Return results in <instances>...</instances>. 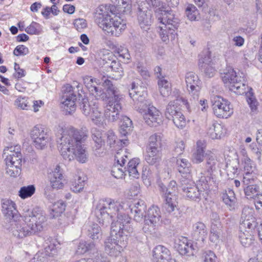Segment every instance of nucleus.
<instances>
[{
	"mask_svg": "<svg viewBox=\"0 0 262 262\" xmlns=\"http://www.w3.org/2000/svg\"><path fill=\"white\" fill-rule=\"evenodd\" d=\"M121 5H100L96 10L95 21L108 35L119 36L126 27V21L117 14L125 13L126 1Z\"/></svg>",
	"mask_w": 262,
	"mask_h": 262,
	"instance_id": "nucleus-3",
	"label": "nucleus"
},
{
	"mask_svg": "<svg viewBox=\"0 0 262 262\" xmlns=\"http://www.w3.org/2000/svg\"><path fill=\"white\" fill-rule=\"evenodd\" d=\"M59 243L55 240L47 241L44 245V253L49 256H53L57 251Z\"/></svg>",
	"mask_w": 262,
	"mask_h": 262,
	"instance_id": "nucleus-44",
	"label": "nucleus"
},
{
	"mask_svg": "<svg viewBox=\"0 0 262 262\" xmlns=\"http://www.w3.org/2000/svg\"><path fill=\"white\" fill-rule=\"evenodd\" d=\"M106 77L108 78L107 77L105 76H103L101 79V82L103 83V81L102 79L103 77ZM109 80L108 79H107ZM83 82L89 90L90 93L93 95L96 99H102L103 100H106L109 96V95L106 93H104L100 86V82L99 79L96 78H92L91 76H86L83 77ZM102 86L106 90V87L103 86L102 84Z\"/></svg>",
	"mask_w": 262,
	"mask_h": 262,
	"instance_id": "nucleus-19",
	"label": "nucleus"
},
{
	"mask_svg": "<svg viewBox=\"0 0 262 262\" xmlns=\"http://www.w3.org/2000/svg\"><path fill=\"white\" fill-rule=\"evenodd\" d=\"M128 209L134 215L136 222H140L145 218L146 205L142 200H135L133 203L130 204L128 202L116 201L110 198L101 199L96 206L95 213L99 223L105 225L109 224L116 215L117 220L120 215H126L130 218L125 212L128 213L126 211Z\"/></svg>",
	"mask_w": 262,
	"mask_h": 262,
	"instance_id": "nucleus-1",
	"label": "nucleus"
},
{
	"mask_svg": "<svg viewBox=\"0 0 262 262\" xmlns=\"http://www.w3.org/2000/svg\"><path fill=\"white\" fill-rule=\"evenodd\" d=\"M14 105L21 110H28L29 106L26 97H18L14 101Z\"/></svg>",
	"mask_w": 262,
	"mask_h": 262,
	"instance_id": "nucleus-59",
	"label": "nucleus"
},
{
	"mask_svg": "<svg viewBox=\"0 0 262 262\" xmlns=\"http://www.w3.org/2000/svg\"><path fill=\"white\" fill-rule=\"evenodd\" d=\"M175 260L171 257L170 251L165 247L158 245L152 250V260L154 262H170Z\"/></svg>",
	"mask_w": 262,
	"mask_h": 262,
	"instance_id": "nucleus-31",
	"label": "nucleus"
},
{
	"mask_svg": "<svg viewBox=\"0 0 262 262\" xmlns=\"http://www.w3.org/2000/svg\"><path fill=\"white\" fill-rule=\"evenodd\" d=\"M154 7L156 17L164 26L160 27L159 35L162 40L167 43L170 40H174L177 36V30L179 19L171 10L170 1H150Z\"/></svg>",
	"mask_w": 262,
	"mask_h": 262,
	"instance_id": "nucleus-6",
	"label": "nucleus"
},
{
	"mask_svg": "<svg viewBox=\"0 0 262 262\" xmlns=\"http://www.w3.org/2000/svg\"><path fill=\"white\" fill-rule=\"evenodd\" d=\"M138 4V20L142 29L147 31L152 23L153 18L148 7L151 5L154 9L152 2L150 1H140ZM154 3V2H153Z\"/></svg>",
	"mask_w": 262,
	"mask_h": 262,
	"instance_id": "nucleus-17",
	"label": "nucleus"
},
{
	"mask_svg": "<svg viewBox=\"0 0 262 262\" xmlns=\"http://www.w3.org/2000/svg\"><path fill=\"white\" fill-rule=\"evenodd\" d=\"M57 129L61 132L58 148L63 159L68 161L76 159L80 163H85L88 155L83 143L88 137V131L85 128L78 129L73 126L63 128L60 125L58 126Z\"/></svg>",
	"mask_w": 262,
	"mask_h": 262,
	"instance_id": "nucleus-2",
	"label": "nucleus"
},
{
	"mask_svg": "<svg viewBox=\"0 0 262 262\" xmlns=\"http://www.w3.org/2000/svg\"><path fill=\"white\" fill-rule=\"evenodd\" d=\"M242 157L241 158V163L239 166L241 168H243L245 171L244 176L249 174L253 177H257L256 173L254 172L255 168L253 161L248 156L246 151L243 149L241 151Z\"/></svg>",
	"mask_w": 262,
	"mask_h": 262,
	"instance_id": "nucleus-32",
	"label": "nucleus"
},
{
	"mask_svg": "<svg viewBox=\"0 0 262 262\" xmlns=\"http://www.w3.org/2000/svg\"><path fill=\"white\" fill-rule=\"evenodd\" d=\"M66 206V204L62 200H59L55 202L52 208V211L54 213L53 216H58L62 213L65 210Z\"/></svg>",
	"mask_w": 262,
	"mask_h": 262,
	"instance_id": "nucleus-52",
	"label": "nucleus"
},
{
	"mask_svg": "<svg viewBox=\"0 0 262 262\" xmlns=\"http://www.w3.org/2000/svg\"><path fill=\"white\" fill-rule=\"evenodd\" d=\"M85 185L84 178L79 175L75 176L70 182V190L75 193L82 191Z\"/></svg>",
	"mask_w": 262,
	"mask_h": 262,
	"instance_id": "nucleus-41",
	"label": "nucleus"
},
{
	"mask_svg": "<svg viewBox=\"0 0 262 262\" xmlns=\"http://www.w3.org/2000/svg\"><path fill=\"white\" fill-rule=\"evenodd\" d=\"M214 114L218 118H227L233 114V109L227 100L220 96H213L211 98Z\"/></svg>",
	"mask_w": 262,
	"mask_h": 262,
	"instance_id": "nucleus-16",
	"label": "nucleus"
},
{
	"mask_svg": "<svg viewBox=\"0 0 262 262\" xmlns=\"http://www.w3.org/2000/svg\"><path fill=\"white\" fill-rule=\"evenodd\" d=\"M160 187L161 195L165 201V208L167 212L170 213L174 211L178 204L177 183L171 181L167 187L163 184L160 185Z\"/></svg>",
	"mask_w": 262,
	"mask_h": 262,
	"instance_id": "nucleus-15",
	"label": "nucleus"
},
{
	"mask_svg": "<svg viewBox=\"0 0 262 262\" xmlns=\"http://www.w3.org/2000/svg\"><path fill=\"white\" fill-rule=\"evenodd\" d=\"M97 251L96 245L94 242L87 243L85 241L80 242L77 247L76 253L78 255L83 254L86 252L94 254Z\"/></svg>",
	"mask_w": 262,
	"mask_h": 262,
	"instance_id": "nucleus-39",
	"label": "nucleus"
},
{
	"mask_svg": "<svg viewBox=\"0 0 262 262\" xmlns=\"http://www.w3.org/2000/svg\"><path fill=\"white\" fill-rule=\"evenodd\" d=\"M257 177H253L249 174L243 177L242 182L246 186L244 192L248 199H254L258 195L259 187L256 185Z\"/></svg>",
	"mask_w": 262,
	"mask_h": 262,
	"instance_id": "nucleus-25",
	"label": "nucleus"
},
{
	"mask_svg": "<svg viewBox=\"0 0 262 262\" xmlns=\"http://www.w3.org/2000/svg\"><path fill=\"white\" fill-rule=\"evenodd\" d=\"M222 199L224 203L228 208L231 210H234L237 207L236 199L234 192L231 189H228L223 194Z\"/></svg>",
	"mask_w": 262,
	"mask_h": 262,
	"instance_id": "nucleus-36",
	"label": "nucleus"
},
{
	"mask_svg": "<svg viewBox=\"0 0 262 262\" xmlns=\"http://www.w3.org/2000/svg\"><path fill=\"white\" fill-rule=\"evenodd\" d=\"M59 12V10L58 9V7L56 5H53L51 7H46L45 8L42 10L41 13L46 18L48 19L50 18L51 13H52L53 15H57Z\"/></svg>",
	"mask_w": 262,
	"mask_h": 262,
	"instance_id": "nucleus-57",
	"label": "nucleus"
},
{
	"mask_svg": "<svg viewBox=\"0 0 262 262\" xmlns=\"http://www.w3.org/2000/svg\"><path fill=\"white\" fill-rule=\"evenodd\" d=\"M31 138L36 148L42 150L47 147L50 137L44 127L37 124L33 127L30 133Z\"/></svg>",
	"mask_w": 262,
	"mask_h": 262,
	"instance_id": "nucleus-18",
	"label": "nucleus"
},
{
	"mask_svg": "<svg viewBox=\"0 0 262 262\" xmlns=\"http://www.w3.org/2000/svg\"><path fill=\"white\" fill-rule=\"evenodd\" d=\"M227 172H230L233 174H237L238 169L239 168V162L238 159L232 160L230 163H227L226 165Z\"/></svg>",
	"mask_w": 262,
	"mask_h": 262,
	"instance_id": "nucleus-55",
	"label": "nucleus"
},
{
	"mask_svg": "<svg viewBox=\"0 0 262 262\" xmlns=\"http://www.w3.org/2000/svg\"><path fill=\"white\" fill-rule=\"evenodd\" d=\"M130 218L126 215L118 216V220L112 223L111 236L104 242V251L111 257L121 255L127 236L133 231Z\"/></svg>",
	"mask_w": 262,
	"mask_h": 262,
	"instance_id": "nucleus-4",
	"label": "nucleus"
},
{
	"mask_svg": "<svg viewBox=\"0 0 262 262\" xmlns=\"http://www.w3.org/2000/svg\"><path fill=\"white\" fill-rule=\"evenodd\" d=\"M247 101L250 107L252 114H255L257 112L258 102L255 96L252 94H249L247 96Z\"/></svg>",
	"mask_w": 262,
	"mask_h": 262,
	"instance_id": "nucleus-53",
	"label": "nucleus"
},
{
	"mask_svg": "<svg viewBox=\"0 0 262 262\" xmlns=\"http://www.w3.org/2000/svg\"><path fill=\"white\" fill-rule=\"evenodd\" d=\"M64 93L62 98V108L66 114H72L76 110L77 96L74 93L73 88L70 84L64 86Z\"/></svg>",
	"mask_w": 262,
	"mask_h": 262,
	"instance_id": "nucleus-20",
	"label": "nucleus"
},
{
	"mask_svg": "<svg viewBox=\"0 0 262 262\" xmlns=\"http://www.w3.org/2000/svg\"><path fill=\"white\" fill-rule=\"evenodd\" d=\"M80 108L84 115L90 117L93 122L98 126L103 125L104 121L102 109L97 101L90 102L87 98H82Z\"/></svg>",
	"mask_w": 262,
	"mask_h": 262,
	"instance_id": "nucleus-14",
	"label": "nucleus"
},
{
	"mask_svg": "<svg viewBox=\"0 0 262 262\" xmlns=\"http://www.w3.org/2000/svg\"><path fill=\"white\" fill-rule=\"evenodd\" d=\"M126 151L121 149L116 154L115 160L117 162L111 170L112 175L116 179H122L125 175L126 167H124L128 159Z\"/></svg>",
	"mask_w": 262,
	"mask_h": 262,
	"instance_id": "nucleus-21",
	"label": "nucleus"
},
{
	"mask_svg": "<svg viewBox=\"0 0 262 262\" xmlns=\"http://www.w3.org/2000/svg\"><path fill=\"white\" fill-rule=\"evenodd\" d=\"M202 262H217V258L215 254L211 250L204 252L202 255Z\"/></svg>",
	"mask_w": 262,
	"mask_h": 262,
	"instance_id": "nucleus-56",
	"label": "nucleus"
},
{
	"mask_svg": "<svg viewBox=\"0 0 262 262\" xmlns=\"http://www.w3.org/2000/svg\"><path fill=\"white\" fill-rule=\"evenodd\" d=\"M140 163V160L138 158H134L130 160L126 167V172L127 171L130 177L138 179L139 178L140 173L138 170V166Z\"/></svg>",
	"mask_w": 262,
	"mask_h": 262,
	"instance_id": "nucleus-40",
	"label": "nucleus"
},
{
	"mask_svg": "<svg viewBox=\"0 0 262 262\" xmlns=\"http://www.w3.org/2000/svg\"><path fill=\"white\" fill-rule=\"evenodd\" d=\"M120 125V133L124 137L126 136L133 128L132 120L126 116H122Z\"/></svg>",
	"mask_w": 262,
	"mask_h": 262,
	"instance_id": "nucleus-43",
	"label": "nucleus"
},
{
	"mask_svg": "<svg viewBox=\"0 0 262 262\" xmlns=\"http://www.w3.org/2000/svg\"><path fill=\"white\" fill-rule=\"evenodd\" d=\"M23 221L14 219L11 224L10 231L14 236L23 239L42 231L47 221L44 213L39 210H28L23 216Z\"/></svg>",
	"mask_w": 262,
	"mask_h": 262,
	"instance_id": "nucleus-5",
	"label": "nucleus"
},
{
	"mask_svg": "<svg viewBox=\"0 0 262 262\" xmlns=\"http://www.w3.org/2000/svg\"><path fill=\"white\" fill-rule=\"evenodd\" d=\"M99 56L100 58L106 63H108V61H111V62L112 60L116 59V57L112 52L105 49L100 51Z\"/></svg>",
	"mask_w": 262,
	"mask_h": 262,
	"instance_id": "nucleus-58",
	"label": "nucleus"
},
{
	"mask_svg": "<svg viewBox=\"0 0 262 262\" xmlns=\"http://www.w3.org/2000/svg\"><path fill=\"white\" fill-rule=\"evenodd\" d=\"M214 64L211 58V52L208 50L203 51L200 55L199 59V68L204 67L207 65Z\"/></svg>",
	"mask_w": 262,
	"mask_h": 262,
	"instance_id": "nucleus-45",
	"label": "nucleus"
},
{
	"mask_svg": "<svg viewBox=\"0 0 262 262\" xmlns=\"http://www.w3.org/2000/svg\"><path fill=\"white\" fill-rule=\"evenodd\" d=\"M92 139L95 143L96 149L100 148L104 144V141L102 138V133L100 130L94 129L92 131Z\"/></svg>",
	"mask_w": 262,
	"mask_h": 262,
	"instance_id": "nucleus-51",
	"label": "nucleus"
},
{
	"mask_svg": "<svg viewBox=\"0 0 262 262\" xmlns=\"http://www.w3.org/2000/svg\"><path fill=\"white\" fill-rule=\"evenodd\" d=\"M206 144L203 141H198L196 144V149L192 157V162L199 164L202 162L205 157Z\"/></svg>",
	"mask_w": 262,
	"mask_h": 262,
	"instance_id": "nucleus-35",
	"label": "nucleus"
},
{
	"mask_svg": "<svg viewBox=\"0 0 262 262\" xmlns=\"http://www.w3.org/2000/svg\"><path fill=\"white\" fill-rule=\"evenodd\" d=\"M178 170L182 174L181 179L191 178L190 176L191 164L186 159H179L177 160Z\"/></svg>",
	"mask_w": 262,
	"mask_h": 262,
	"instance_id": "nucleus-38",
	"label": "nucleus"
},
{
	"mask_svg": "<svg viewBox=\"0 0 262 262\" xmlns=\"http://www.w3.org/2000/svg\"><path fill=\"white\" fill-rule=\"evenodd\" d=\"M156 173L148 167H145L142 171V179L143 183L146 186H150L151 182L155 180Z\"/></svg>",
	"mask_w": 262,
	"mask_h": 262,
	"instance_id": "nucleus-47",
	"label": "nucleus"
},
{
	"mask_svg": "<svg viewBox=\"0 0 262 262\" xmlns=\"http://www.w3.org/2000/svg\"><path fill=\"white\" fill-rule=\"evenodd\" d=\"M8 164H6V173L11 177H16L20 174L21 164H20V161H16L15 164H11V160H7Z\"/></svg>",
	"mask_w": 262,
	"mask_h": 262,
	"instance_id": "nucleus-42",
	"label": "nucleus"
},
{
	"mask_svg": "<svg viewBox=\"0 0 262 262\" xmlns=\"http://www.w3.org/2000/svg\"><path fill=\"white\" fill-rule=\"evenodd\" d=\"M74 25L77 31L81 32L87 27V23L84 19L78 18L74 20Z\"/></svg>",
	"mask_w": 262,
	"mask_h": 262,
	"instance_id": "nucleus-64",
	"label": "nucleus"
},
{
	"mask_svg": "<svg viewBox=\"0 0 262 262\" xmlns=\"http://www.w3.org/2000/svg\"><path fill=\"white\" fill-rule=\"evenodd\" d=\"M102 80L103 86L106 87L107 93L109 95L106 99L104 115L110 121L113 122L119 118L122 109L120 100L123 98V95L110 80L104 77Z\"/></svg>",
	"mask_w": 262,
	"mask_h": 262,
	"instance_id": "nucleus-8",
	"label": "nucleus"
},
{
	"mask_svg": "<svg viewBox=\"0 0 262 262\" xmlns=\"http://www.w3.org/2000/svg\"><path fill=\"white\" fill-rule=\"evenodd\" d=\"M88 236L94 241H99L102 238V232L98 224L89 222L84 226Z\"/></svg>",
	"mask_w": 262,
	"mask_h": 262,
	"instance_id": "nucleus-33",
	"label": "nucleus"
},
{
	"mask_svg": "<svg viewBox=\"0 0 262 262\" xmlns=\"http://www.w3.org/2000/svg\"><path fill=\"white\" fill-rule=\"evenodd\" d=\"M206 134L212 139H219L224 136L226 129L222 124L213 121L206 125Z\"/></svg>",
	"mask_w": 262,
	"mask_h": 262,
	"instance_id": "nucleus-30",
	"label": "nucleus"
},
{
	"mask_svg": "<svg viewBox=\"0 0 262 262\" xmlns=\"http://www.w3.org/2000/svg\"><path fill=\"white\" fill-rule=\"evenodd\" d=\"M146 152L145 159L149 164L152 165L161 160L162 153L159 149L146 148Z\"/></svg>",
	"mask_w": 262,
	"mask_h": 262,
	"instance_id": "nucleus-37",
	"label": "nucleus"
},
{
	"mask_svg": "<svg viewBox=\"0 0 262 262\" xmlns=\"http://www.w3.org/2000/svg\"><path fill=\"white\" fill-rule=\"evenodd\" d=\"M180 187L187 197L194 201L200 199L202 190L195 185L191 178L180 179Z\"/></svg>",
	"mask_w": 262,
	"mask_h": 262,
	"instance_id": "nucleus-24",
	"label": "nucleus"
},
{
	"mask_svg": "<svg viewBox=\"0 0 262 262\" xmlns=\"http://www.w3.org/2000/svg\"><path fill=\"white\" fill-rule=\"evenodd\" d=\"M221 160L223 162L224 161L223 159H218L212 154L207 156L205 170L204 172H201L199 176L198 186L204 190H208L216 186V180L213 173L219 168H223L224 164Z\"/></svg>",
	"mask_w": 262,
	"mask_h": 262,
	"instance_id": "nucleus-9",
	"label": "nucleus"
},
{
	"mask_svg": "<svg viewBox=\"0 0 262 262\" xmlns=\"http://www.w3.org/2000/svg\"><path fill=\"white\" fill-rule=\"evenodd\" d=\"M161 136L159 134L151 135L148 139L147 148L159 149L161 146Z\"/></svg>",
	"mask_w": 262,
	"mask_h": 262,
	"instance_id": "nucleus-49",
	"label": "nucleus"
},
{
	"mask_svg": "<svg viewBox=\"0 0 262 262\" xmlns=\"http://www.w3.org/2000/svg\"><path fill=\"white\" fill-rule=\"evenodd\" d=\"M25 30L29 34H38L40 33V25L39 24L33 21Z\"/></svg>",
	"mask_w": 262,
	"mask_h": 262,
	"instance_id": "nucleus-60",
	"label": "nucleus"
},
{
	"mask_svg": "<svg viewBox=\"0 0 262 262\" xmlns=\"http://www.w3.org/2000/svg\"><path fill=\"white\" fill-rule=\"evenodd\" d=\"M169 220L162 216L160 209L157 206L153 205L147 210L144 220L143 230L145 233L154 232L156 229L161 224H167Z\"/></svg>",
	"mask_w": 262,
	"mask_h": 262,
	"instance_id": "nucleus-13",
	"label": "nucleus"
},
{
	"mask_svg": "<svg viewBox=\"0 0 262 262\" xmlns=\"http://www.w3.org/2000/svg\"><path fill=\"white\" fill-rule=\"evenodd\" d=\"M186 14L190 20L193 21L196 20V16L199 15V11L194 5H189L186 8Z\"/></svg>",
	"mask_w": 262,
	"mask_h": 262,
	"instance_id": "nucleus-54",
	"label": "nucleus"
},
{
	"mask_svg": "<svg viewBox=\"0 0 262 262\" xmlns=\"http://www.w3.org/2000/svg\"><path fill=\"white\" fill-rule=\"evenodd\" d=\"M3 157L5 158L6 164H8L7 160L10 159L11 164H15V161H20L22 163L23 156L21 153V147L19 145L6 147L4 150Z\"/></svg>",
	"mask_w": 262,
	"mask_h": 262,
	"instance_id": "nucleus-29",
	"label": "nucleus"
},
{
	"mask_svg": "<svg viewBox=\"0 0 262 262\" xmlns=\"http://www.w3.org/2000/svg\"><path fill=\"white\" fill-rule=\"evenodd\" d=\"M253 214V210L248 207L244 208L242 211L239 226L241 232L239 234V238L242 245L245 247L251 246L254 241L253 235L249 231L246 230V229L252 230L257 225Z\"/></svg>",
	"mask_w": 262,
	"mask_h": 262,
	"instance_id": "nucleus-10",
	"label": "nucleus"
},
{
	"mask_svg": "<svg viewBox=\"0 0 262 262\" xmlns=\"http://www.w3.org/2000/svg\"><path fill=\"white\" fill-rule=\"evenodd\" d=\"M112 71L115 72L114 74V78L116 80L121 78L124 75L123 68L121 67L120 63L116 59L112 60L109 65Z\"/></svg>",
	"mask_w": 262,
	"mask_h": 262,
	"instance_id": "nucleus-46",
	"label": "nucleus"
},
{
	"mask_svg": "<svg viewBox=\"0 0 262 262\" xmlns=\"http://www.w3.org/2000/svg\"><path fill=\"white\" fill-rule=\"evenodd\" d=\"M50 183L51 187L56 190L63 189L67 183L63 170L59 164L56 165L50 173Z\"/></svg>",
	"mask_w": 262,
	"mask_h": 262,
	"instance_id": "nucleus-23",
	"label": "nucleus"
},
{
	"mask_svg": "<svg viewBox=\"0 0 262 262\" xmlns=\"http://www.w3.org/2000/svg\"><path fill=\"white\" fill-rule=\"evenodd\" d=\"M115 53L117 56L122 59L126 60L130 59V56L128 50L127 48L123 47H120L117 48Z\"/></svg>",
	"mask_w": 262,
	"mask_h": 262,
	"instance_id": "nucleus-61",
	"label": "nucleus"
},
{
	"mask_svg": "<svg viewBox=\"0 0 262 262\" xmlns=\"http://www.w3.org/2000/svg\"><path fill=\"white\" fill-rule=\"evenodd\" d=\"M192 235L196 240L204 241L208 234V230L205 225L202 222L195 223L193 225Z\"/></svg>",
	"mask_w": 262,
	"mask_h": 262,
	"instance_id": "nucleus-34",
	"label": "nucleus"
},
{
	"mask_svg": "<svg viewBox=\"0 0 262 262\" xmlns=\"http://www.w3.org/2000/svg\"><path fill=\"white\" fill-rule=\"evenodd\" d=\"M160 93L163 97L169 96L171 92L170 83L164 79H160L158 81Z\"/></svg>",
	"mask_w": 262,
	"mask_h": 262,
	"instance_id": "nucleus-48",
	"label": "nucleus"
},
{
	"mask_svg": "<svg viewBox=\"0 0 262 262\" xmlns=\"http://www.w3.org/2000/svg\"><path fill=\"white\" fill-rule=\"evenodd\" d=\"M35 192V187L33 185L23 186L19 191V196L23 199H25L32 196Z\"/></svg>",
	"mask_w": 262,
	"mask_h": 262,
	"instance_id": "nucleus-50",
	"label": "nucleus"
},
{
	"mask_svg": "<svg viewBox=\"0 0 262 262\" xmlns=\"http://www.w3.org/2000/svg\"><path fill=\"white\" fill-rule=\"evenodd\" d=\"M129 95L134 101L140 103L139 111L143 114V119L146 124L151 127H156L161 124V113L146 100L147 93L145 88L137 85L135 82H133Z\"/></svg>",
	"mask_w": 262,
	"mask_h": 262,
	"instance_id": "nucleus-7",
	"label": "nucleus"
},
{
	"mask_svg": "<svg viewBox=\"0 0 262 262\" xmlns=\"http://www.w3.org/2000/svg\"><path fill=\"white\" fill-rule=\"evenodd\" d=\"M29 49L24 45L17 46L13 51L14 55L17 56H25L29 54Z\"/></svg>",
	"mask_w": 262,
	"mask_h": 262,
	"instance_id": "nucleus-62",
	"label": "nucleus"
},
{
	"mask_svg": "<svg viewBox=\"0 0 262 262\" xmlns=\"http://www.w3.org/2000/svg\"><path fill=\"white\" fill-rule=\"evenodd\" d=\"M212 217L209 238L211 242L217 245L221 240L222 227L217 214H212Z\"/></svg>",
	"mask_w": 262,
	"mask_h": 262,
	"instance_id": "nucleus-28",
	"label": "nucleus"
},
{
	"mask_svg": "<svg viewBox=\"0 0 262 262\" xmlns=\"http://www.w3.org/2000/svg\"><path fill=\"white\" fill-rule=\"evenodd\" d=\"M181 102L186 106L187 110L189 109L188 102L186 99L182 97H178L177 98L170 101L167 106L165 115L168 120H171L175 126L180 129L184 128L186 125V120L185 116L178 108V104Z\"/></svg>",
	"mask_w": 262,
	"mask_h": 262,
	"instance_id": "nucleus-11",
	"label": "nucleus"
},
{
	"mask_svg": "<svg viewBox=\"0 0 262 262\" xmlns=\"http://www.w3.org/2000/svg\"><path fill=\"white\" fill-rule=\"evenodd\" d=\"M185 82L189 94L194 99H198L201 89V81L198 76L192 72L185 75Z\"/></svg>",
	"mask_w": 262,
	"mask_h": 262,
	"instance_id": "nucleus-22",
	"label": "nucleus"
},
{
	"mask_svg": "<svg viewBox=\"0 0 262 262\" xmlns=\"http://www.w3.org/2000/svg\"><path fill=\"white\" fill-rule=\"evenodd\" d=\"M214 64L207 65L204 67L199 68L200 70L204 73L206 76L212 77L215 73V69L213 66Z\"/></svg>",
	"mask_w": 262,
	"mask_h": 262,
	"instance_id": "nucleus-63",
	"label": "nucleus"
},
{
	"mask_svg": "<svg viewBox=\"0 0 262 262\" xmlns=\"http://www.w3.org/2000/svg\"><path fill=\"white\" fill-rule=\"evenodd\" d=\"M222 78L223 82L229 90L238 95H243L246 93V85L243 76L237 75L236 72L232 68L225 70Z\"/></svg>",
	"mask_w": 262,
	"mask_h": 262,
	"instance_id": "nucleus-12",
	"label": "nucleus"
},
{
	"mask_svg": "<svg viewBox=\"0 0 262 262\" xmlns=\"http://www.w3.org/2000/svg\"><path fill=\"white\" fill-rule=\"evenodd\" d=\"M1 206L3 213L7 219L14 220L21 217L16 209V204L11 200L7 198L2 199Z\"/></svg>",
	"mask_w": 262,
	"mask_h": 262,
	"instance_id": "nucleus-27",
	"label": "nucleus"
},
{
	"mask_svg": "<svg viewBox=\"0 0 262 262\" xmlns=\"http://www.w3.org/2000/svg\"><path fill=\"white\" fill-rule=\"evenodd\" d=\"M174 247L181 255H194L195 249L192 242L184 236L177 238L174 241Z\"/></svg>",
	"mask_w": 262,
	"mask_h": 262,
	"instance_id": "nucleus-26",
	"label": "nucleus"
}]
</instances>
